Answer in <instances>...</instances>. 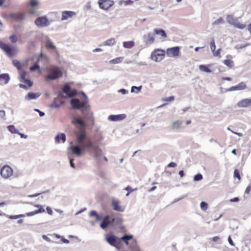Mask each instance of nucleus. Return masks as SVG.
I'll return each mask as SVG.
<instances>
[{
  "instance_id": "1a4fd4ad",
  "label": "nucleus",
  "mask_w": 251,
  "mask_h": 251,
  "mask_svg": "<svg viewBox=\"0 0 251 251\" xmlns=\"http://www.w3.org/2000/svg\"><path fill=\"white\" fill-rule=\"evenodd\" d=\"M106 240L110 245L116 248H119L121 244V239L114 235L107 236Z\"/></svg>"
},
{
  "instance_id": "0e129e2a",
  "label": "nucleus",
  "mask_w": 251,
  "mask_h": 251,
  "mask_svg": "<svg viewBox=\"0 0 251 251\" xmlns=\"http://www.w3.org/2000/svg\"><path fill=\"white\" fill-rule=\"evenodd\" d=\"M223 80L231 81L232 79L230 77H224L222 78Z\"/></svg>"
},
{
  "instance_id": "c9c22d12",
  "label": "nucleus",
  "mask_w": 251,
  "mask_h": 251,
  "mask_svg": "<svg viewBox=\"0 0 251 251\" xmlns=\"http://www.w3.org/2000/svg\"><path fill=\"white\" fill-rule=\"evenodd\" d=\"M45 46L47 49H52V50H54L55 49V46L53 45V44L51 43V42H50V41H48L46 43Z\"/></svg>"
},
{
  "instance_id": "13d9d810",
  "label": "nucleus",
  "mask_w": 251,
  "mask_h": 251,
  "mask_svg": "<svg viewBox=\"0 0 251 251\" xmlns=\"http://www.w3.org/2000/svg\"><path fill=\"white\" fill-rule=\"evenodd\" d=\"M251 191V186H249L246 189L245 193L249 194Z\"/></svg>"
},
{
  "instance_id": "5fc2aeb1",
  "label": "nucleus",
  "mask_w": 251,
  "mask_h": 251,
  "mask_svg": "<svg viewBox=\"0 0 251 251\" xmlns=\"http://www.w3.org/2000/svg\"><path fill=\"white\" fill-rule=\"evenodd\" d=\"M125 189L128 191L129 193H131L134 190L132 189L130 186H127Z\"/></svg>"
},
{
  "instance_id": "4d7b16f0",
  "label": "nucleus",
  "mask_w": 251,
  "mask_h": 251,
  "mask_svg": "<svg viewBox=\"0 0 251 251\" xmlns=\"http://www.w3.org/2000/svg\"><path fill=\"white\" fill-rule=\"evenodd\" d=\"M176 165V163L174 162H171L169 164H168L167 166L168 167H175Z\"/></svg>"
},
{
  "instance_id": "cd10ccee",
  "label": "nucleus",
  "mask_w": 251,
  "mask_h": 251,
  "mask_svg": "<svg viewBox=\"0 0 251 251\" xmlns=\"http://www.w3.org/2000/svg\"><path fill=\"white\" fill-rule=\"evenodd\" d=\"M115 40L113 38H110L103 42L104 46H113L115 44Z\"/></svg>"
},
{
  "instance_id": "2f4dec72",
  "label": "nucleus",
  "mask_w": 251,
  "mask_h": 251,
  "mask_svg": "<svg viewBox=\"0 0 251 251\" xmlns=\"http://www.w3.org/2000/svg\"><path fill=\"white\" fill-rule=\"evenodd\" d=\"M200 69L203 72H206V73H210L211 70L206 65H201L199 66Z\"/></svg>"
},
{
  "instance_id": "5701e85b",
  "label": "nucleus",
  "mask_w": 251,
  "mask_h": 251,
  "mask_svg": "<svg viewBox=\"0 0 251 251\" xmlns=\"http://www.w3.org/2000/svg\"><path fill=\"white\" fill-rule=\"evenodd\" d=\"M135 45V43L133 41H129L123 42V46L125 48L131 49Z\"/></svg>"
},
{
  "instance_id": "6e6552de",
  "label": "nucleus",
  "mask_w": 251,
  "mask_h": 251,
  "mask_svg": "<svg viewBox=\"0 0 251 251\" xmlns=\"http://www.w3.org/2000/svg\"><path fill=\"white\" fill-rule=\"evenodd\" d=\"M0 173L3 178L7 179L12 176L13 172L9 166L5 165L1 169Z\"/></svg>"
},
{
  "instance_id": "3c124183",
  "label": "nucleus",
  "mask_w": 251,
  "mask_h": 251,
  "mask_svg": "<svg viewBox=\"0 0 251 251\" xmlns=\"http://www.w3.org/2000/svg\"><path fill=\"white\" fill-rule=\"evenodd\" d=\"M37 214V213L36 212V210H35L34 211H31L30 212L26 213L25 214V216L26 215L27 216H33Z\"/></svg>"
},
{
  "instance_id": "ddd939ff",
  "label": "nucleus",
  "mask_w": 251,
  "mask_h": 251,
  "mask_svg": "<svg viewBox=\"0 0 251 251\" xmlns=\"http://www.w3.org/2000/svg\"><path fill=\"white\" fill-rule=\"evenodd\" d=\"M64 93L66 94L67 96L70 98L73 97L77 94L76 90L74 89L71 90L70 86L68 84H65L62 89Z\"/></svg>"
},
{
  "instance_id": "f704fd0d",
  "label": "nucleus",
  "mask_w": 251,
  "mask_h": 251,
  "mask_svg": "<svg viewBox=\"0 0 251 251\" xmlns=\"http://www.w3.org/2000/svg\"><path fill=\"white\" fill-rule=\"evenodd\" d=\"M142 88V86H140L139 87H136L134 86L131 87V92L138 93L141 91Z\"/></svg>"
},
{
  "instance_id": "2eb2a0df",
  "label": "nucleus",
  "mask_w": 251,
  "mask_h": 251,
  "mask_svg": "<svg viewBox=\"0 0 251 251\" xmlns=\"http://www.w3.org/2000/svg\"><path fill=\"white\" fill-rule=\"evenodd\" d=\"M114 4V1H99V4L100 8L107 10Z\"/></svg>"
},
{
  "instance_id": "ea45409f",
  "label": "nucleus",
  "mask_w": 251,
  "mask_h": 251,
  "mask_svg": "<svg viewBox=\"0 0 251 251\" xmlns=\"http://www.w3.org/2000/svg\"><path fill=\"white\" fill-rule=\"evenodd\" d=\"M9 38L11 42L12 43H16L18 40L17 36L15 34L11 35Z\"/></svg>"
},
{
  "instance_id": "0eeeda50",
  "label": "nucleus",
  "mask_w": 251,
  "mask_h": 251,
  "mask_svg": "<svg viewBox=\"0 0 251 251\" xmlns=\"http://www.w3.org/2000/svg\"><path fill=\"white\" fill-rule=\"evenodd\" d=\"M227 22L230 25H233L235 27L239 29H244L246 27L244 24L238 22L237 19L234 18L232 16L228 15L226 18Z\"/></svg>"
},
{
  "instance_id": "774afa93",
  "label": "nucleus",
  "mask_w": 251,
  "mask_h": 251,
  "mask_svg": "<svg viewBox=\"0 0 251 251\" xmlns=\"http://www.w3.org/2000/svg\"><path fill=\"white\" fill-rule=\"evenodd\" d=\"M37 4V1H32L30 3V5L32 7H33Z\"/></svg>"
},
{
  "instance_id": "39448f33",
  "label": "nucleus",
  "mask_w": 251,
  "mask_h": 251,
  "mask_svg": "<svg viewBox=\"0 0 251 251\" xmlns=\"http://www.w3.org/2000/svg\"><path fill=\"white\" fill-rule=\"evenodd\" d=\"M165 55V50L161 49H156L151 53V59L156 62H159L164 58Z\"/></svg>"
},
{
  "instance_id": "c756f323",
  "label": "nucleus",
  "mask_w": 251,
  "mask_h": 251,
  "mask_svg": "<svg viewBox=\"0 0 251 251\" xmlns=\"http://www.w3.org/2000/svg\"><path fill=\"white\" fill-rule=\"evenodd\" d=\"M29 70L31 72H35L36 71L40 74L41 73L40 66L36 64H34L33 66L30 67Z\"/></svg>"
},
{
  "instance_id": "7ed1b4c3",
  "label": "nucleus",
  "mask_w": 251,
  "mask_h": 251,
  "mask_svg": "<svg viewBox=\"0 0 251 251\" xmlns=\"http://www.w3.org/2000/svg\"><path fill=\"white\" fill-rule=\"evenodd\" d=\"M48 75L45 76V80L49 81L55 80L62 77V72L61 69L57 67H52L48 69Z\"/></svg>"
},
{
  "instance_id": "aec40b11",
  "label": "nucleus",
  "mask_w": 251,
  "mask_h": 251,
  "mask_svg": "<svg viewBox=\"0 0 251 251\" xmlns=\"http://www.w3.org/2000/svg\"><path fill=\"white\" fill-rule=\"evenodd\" d=\"M10 80V77L7 74H2L0 75V84L4 85L7 84Z\"/></svg>"
},
{
  "instance_id": "f03ea898",
  "label": "nucleus",
  "mask_w": 251,
  "mask_h": 251,
  "mask_svg": "<svg viewBox=\"0 0 251 251\" xmlns=\"http://www.w3.org/2000/svg\"><path fill=\"white\" fill-rule=\"evenodd\" d=\"M83 96V99L81 100L78 99H73L71 100L70 103L73 108L75 109H79L82 112L85 110H87L90 108L88 104V100L86 95L84 92H82Z\"/></svg>"
},
{
  "instance_id": "f3484780",
  "label": "nucleus",
  "mask_w": 251,
  "mask_h": 251,
  "mask_svg": "<svg viewBox=\"0 0 251 251\" xmlns=\"http://www.w3.org/2000/svg\"><path fill=\"white\" fill-rule=\"evenodd\" d=\"M251 105V100L250 99H245L239 101L237 105L239 107H247Z\"/></svg>"
},
{
  "instance_id": "7c9ffc66",
  "label": "nucleus",
  "mask_w": 251,
  "mask_h": 251,
  "mask_svg": "<svg viewBox=\"0 0 251 251\" xmlns=\"http://www.w3.org/2000/svg\"><path fill=\"white\" fill-rule=\"evenodd\" d=\"M223 62L225 65L228 66L230 68H232L234 66L233 61H232L231 60L226 59L224 60Z\"/></svg>"
},
{
  "instance_id": "412c9836",
  "label": "nucleus",
  "mask_w": 251,
  "mask_h": 251,
  "mask_svg": "<svg viewBox=\"0 0 251 251\" xmlns=\"http://www.w3.org/2000/svg\"><path fill=\"white\" fill-rule=\"evenodd\" d=\"M55 140L58 143H60V142L64 143L66 141V135L64 133L58 134L55 137Z\"/></svg>"
},
{
  "instance_id": "20e7f679",
  "label": "nucleus",
  "mask_w": 251,
  "mask_h": 251,
  "mask_svg": "<svg viewBox=\"0 0 251 251\" xmlns=\"http://www.w3.org/2000/svg\"><path fill=\"white\" fill-rule=\"evenodd\" d=\"M0 48L9 57L13 56L17 52V50L15 47L0 40Z\"/></svg>"
},
{
  "instance_id": "473e14b6",
  "label": "nucleus",
  "mask_w": 251,
  "mask_h": 251,
  "mask_svg": "<svg viewBox=\"0 0 251 251\" xmlns=\"http://www.w3.org/2000/svg\"><path fill=\"white\" fill-rule=\"evenodd\" d=\"M9 131L12 133H19L18 130L15 128L13 125H10L8 126Z\"/></svg>"
},
{
  "instance_id": "338daca9",
  "label": "nucleus",
  "mask_w": 251,
  "mask_h": 251,
  "mask_svg": "<svg viewBox=\"0 0 251 251\" xmlns=\"http://www.w3.org/2000/svg\"><path fill=\"white\" fill-rule=\"evenodd\" d=\"M73 159H71L70 160V166L73 168H75V164L73 163Z\"/></svg>"
},
{
  "instance_id": "dca6fc26",
  "label": "nucleus",
  "mask_w": 251,
  "mask_h": 251,
  "mask_svg": "<svg viewBox=\"0 0 251 251\" xmlns=\"http://www.w3.org/2000/svg\"><path fill=\"white\" fill-rule=\"evenodd\" d=\"M247 85L244 82H241L239 83L238 85L236 86H233L230 87L228 89V91H234L237 90H242L246 89Z\"/></svg>"
},
{
  "instance_id": "f8f14e48",
  "label": "nucleus",
  "mask_w": 251,
  "mask_h": 251,
  "mask_svg": "<svg viewBox=\"0 0 251 251\" xmlns=\"http://www.w3.org/2000/svg\"><path fill=\"white\" fill-rule=\"evenodd\" d=\"M115 219L114 218L111 219L109 215H106L104 217L102 223L100 225V227L102 229H105L111 223H113Z\"/></svg>"
},
{
  "instance_id": "37998d69",
  "label": "nucleus",
  "mask_w": 251,
  "mask_h": 251,
  "mask_svg": "<svg viewBox=\"0 0 251 251\" xmlns=\"http://www.w3.org/2000/svg\"><path fill=\"white\" fill-rule=\"evenodd\" d=\"M224 22L223 19L222 18H220L216 20L213 23V25H217L220 24H222Z\"/></svg>"
},
{
  "instance_id": "79ce46f5",
  "label": "nucleus",
  "mask_w": 251,
  "mask_h": 251,
  "mask_svg": "<svg viewBox=\"0 0 251 251\" xmlns=\"http://www.w3.org/2000/svg\"><path fill=\"white\" fill-rule=\"evenodd\" d=\"M35 206L39 208L38 209L36 210L37 214L40 213H43V212H45L44 208H43L41 205L37 204V205H36Z\"/></svg>"
},
{
  "instance_id": "e433bc0d",
  "label": "nucleus",
  "mask_w": 251,
  "mask_h": 251,
  "mask_svg": "<svg viewBox=\"0 0 251 251\" xmlns=\"http://www.w3.org/2000/svg\"><path fill=\"white\" fill-rule=\"evenodd\" d=\"M210 49L212 51H214L216 50V45L214 41V39L212 38L210 43Z\"/></svg>"
},
{
  "instance_id": "c85d7f7f",
  "label": "nucleus",
  "mask_w": 251,
  "mask_h": 251,
  "mask_svg": "<svg viewBox=\"0 0 251 251\" xmlns=\"http://www.w3.org/2000/svg\"><path fill=\"white\" fill-rule=\"evenodd\" d=\"M52 236L55 237L56 238L61 239L62 242L63 243L69 244L70 243L69 240L64 238L63 237L60 236L59 234L55 233V234H53Z\"/></svg>"
},
{
  "instance_id": "de8ad7c7",
  "label": "nucleus",
  "mask_w": 251,
  "mask_h": 251,
  "mask_svg": "<svg viewBox=\"0 0 251 251\" xmlns=\"http://www.w3.org/2000/svg\"><path fill=\"white\" fill-rule=\"evenodd\" d=\"M221 50V49H218L217 50H214V51H212L213 55L215 56H219L220 57V51Z\"/></svg>"
},
{
  "instance_id": "4468645a",
  "label": "nucleus",
  "mask_w": 251,
  "mask_h": 251,
  "mask_svg": "<svg viewBox=\"0 0 251 251\" xmlns=\"http://www.w3.org/2000/svg\"><path fill=\"white\" fill-rule=\"evenodd\" d=\"M112 205L114 210L123 212L125 210V207L120 205V201L116 199L112 200Z\"/></svg>"
},
{
  "instance_id": "a878e982",
  "label": "nucleus",
  "mask_w": 251,
  "mask_h": 251,
  "mask_svg": "<svg viewBox=\"0 0 251 251\" xmlns=\"http://www.w3.org/2000/svg\"><path fill=\"white\" fill-rule=\"evenodd\" d=\"M13 18L17 21H21L24 19V14L22 13H15L13 15Z\"/></svg>"
},
{
  "instance_id": "393cba45",
  "label": "nucleus",
  "mask_w": 251,
  "mask_h": 251,
  "mask_svg": "<svg viewBox=\"0 0 251 251\" xmlns=\"http://www.w3.org/2000/svg\"><path fill=\"white\" fill-rule=\"evenodd\" d=\"M40 96L39 93H28L27 94V97L28 100L36 99Z\"/></svg>"
},
{
  "instance_id": "4c0bfd02",
  "label": "nucleus",
  "mask_w": 251,
  "mask_h": 251,
  "mask_svg": "<svg viewBox=\"0 0 251 251\" xmlns=\"http://www.w3.org/2000/svg\"><path fill=\"white\" fill-rule=\"evenodd\" d=\"M122 57H117L115 59H112L110 61V63L112 64L119 63L122 61Z\"/></svg>"
},
{
  "instance_id": "6e6d98bb",
  "label": "nucleus",
  "mask_w": 251,
  "mask_h": 251,
  "mask_svg": "<svg viewBox=\"0 0 251 251\" xmlns=\"http://www.w3.org/2000/svg\"><path fill=\"white\" fill-rule=\"evenodd\" d=\"M98 214L96 211H91L90 213V215L91 216H95L96 217L97 216Z\"/></svg>"
},
{
  "instance_id": "603ef678",
  "label": "nucleus",
  "mask_w": 251,
  "mask_h": 251,
  "mask_svg": "<svg viewBox=\"0 0 251 251\" xmlns=\"http://www.w3.org/2000/svg\"><path fill=\"white\" fill-rule=\"evenodd\" d=\"M46 210H47V213L49 215H52L53 211H52L51 208L50 206H47L46 207Z\"/></svg>"
},
{
  "instance_id": "a211bd4d",
  "label": "nucleus",
  "mask_w": 251,
  "mask_h": 251,
  "mask_svg": "<svg viewBox=\"0 0 251 251\" xmlns=\"http://www.w3.org/2000/svg\"><path fill=\"white\" fill-rule=\"evenodd\" d=\"M126 117V115L124 114L119 115H111L108 117V120L111 121H121Z\"/></svg>"
},
{
  "instance_id": "b1692460",
  "label": "nucleus",
  "mask_w": 251,
  "mask_h": 251,
  "mask_svg": "<svg viewBox=\"0 0 251 251\" xmlns=\"http://www.w3.org/2000/svg\"><path fill=\"white\" fill-rule=\"evenodd\" d=\"M133 238L132 235H125L123 236L120 239L123 241L126 245H128L129 240Z\"/></svg>"
},
{
  "instance_id": "a19ab883",
  "label": "nucleus",
  "mask_w": 251,
  "mask_h": 251,
  "mask_svg": "<svg viewBox=\"0 0 251 251\" xmlns=\"http://www.w3.org/2000/svg\"><path fill=\"white\" fill-rule=\"evenodd\" d=\"M200 206L201 209L204 211L207 210L208 208L207 204L204 201H202L201 203Z\"/></svg>"
},
{
  "instance_id": "8fccbe9b",
  "label": "nucleus",
  "mask_w": 251,
  "mask_h": 251,
  "mask_svg": "<svg viewBox=\"0 0 251 251\" xmlns=\"http://www.w3.org/2000/svg\"><path fill=\"white\" fill-rule=\"evenodd\" d=\"M5 117V112L3 110H0V119H3Z\"/></svg>"
},
{
  "instance_id": "49530a36",
  "label": "nucleus",
  "mask_w": 251,
  "mask_h": 251,
  "mask_svg": "<svg viewBox=\"0 0 251 251\" xmlns=\"http://www.w3.org/2000/svg\"><path fill=\"white\" fill-rule=\"evenodd\" d=\"M175 100V97L174 96H171V97H169L168 98H165L163 100L164 101H166V102H171V101H174Z\"/></svg>"
},
{
  "instance_id": "680f3d73",
  "label": "nucleus",
  "mask_w": 251,
  "mask_h": 251,
  "mask_svg": "<svg viewBox=\"0 0 251 251\" xmlns=\"http://www.w3.org/2000/svg\"><path fill=\"white\" fill-rule=\"evenodd\" d=\"M96 220L97 221H101L102 219V217L101 216L98 214L97 216L96 217Z\"/></svg>"
},
{
  "instance_id": "09e8293b",
  "label": "nucleus",
  "mask_w": 251,
  "mask_h": 251,
  "mask_svg": "<svg viewBox=\"0 0 251 251\" xmlns=\"http://www.w3.org/2000/svg\"><path fill=\"white\" fill-rule=\"evenodd\" d=\"M234 177L238 178L239 180L241 179L239 172L237 170H235L234 172Z\"/></svg>"
},
{
  "instance_id": "f257e3e1",
  "label": "nucleus",
  "mask_w": 251,
  "mask_h": 251,
  "mask_svg": "<svg viewBox=\"0 0 251 251\" xmlns=\"http://www.w3.org/2000/svg\"><path fill=\"white\" fill-rule=\"evenodd\" d=\"M72 123L76 126L77 125L80 126V130L81 132H76V142L78 145H71L70 149L71 150L73 154L76 156H80L82 152L89 150L93 149L96 151L97 147L94 146L92 141L89 137H87L85 131L86 124L84 121L78 118H74L72 120Z\"/></svg>"
},
{
  "instance_id": "72a5a7b5",
  "label": "nucleus",
  "mask_w": 251,
  "mask_h": 251,
  "mask_svg": "<svg viewBox=\"0 0 251 251\" xmlns=\"http://www.w3.org/2000/svg\"><path fill=\"white\" fill-rule=\"evenodd\" d=\"M181 124V122L179 121H176L173 123L172 127L174 129L178 128L180 127Z\"/></svg>"
},
{
  "instance_id": "bf43d9fd",
  "label": "nucleus",
  "mask_w": 251,
  "mask_h": 251,
  "mask_svg": "<svg viewBox=\"0 0 251 251\" xmlns=\"http://www.w3.org/2000/svg\"><path fill=\"white\" fill-rule=\"evenodd\" d=\"M219 239H220V238L218 236H214L211 239V241H212L213 242H216Z\"/></svg>"
},
{
  "instance_id": "864d4df0",
  "label": "nucleus",
  "mask_w": 251,
  "mask_h": 251,
  "mask_svg": "<svg viewBox=\"0 0 251 251\" xmlns=\"http://www.w3.org/2000/svg\"><path fill=\"white\" fill-rule=\"evenodd\" d=\"M228 241L230 245H231L232 246H234V244L230 236H229L228 237Z\"/></svg>"
},
{
  "instance_id": "c03bdc74",
  "label": "nucleus",
  "mask_w": 251,
  "mask_h": 251,
  "mask_svg": "<svg viewBox=\"0 0 251 251\" xmlns=\"http://www.w3.org/2000/svg\"><path fill=\"white\" fill-rule=\"evenodd\" d=\"M202 179V176L201 174H198L194 176V180L200 181Z\"/></svg>"
},
{
  "instance_id": "6ab92c4d",
  "label": "nucleus",
  "mask_w": 251,
  "mask_h": 251,
  "mask_svg": "<svg viewBox=\"0 0 251 251\" xmlns=\"http://www.w3.org/2000/svg\"><path fill=\"white\" fill-rule=\"evenodd\" d=\"M75 15V12L71 11H65L62 13L61 20H66Z\"/></svg>"
},
{
  "instance_id": "9d476101",
  "label": "nucleus",
  "mask_w": 251,
  "mask_h": 251,
  "mask_svg": "<svg viewBox=\"0 0 251 251\" xmlns=\"http://www.w3.org/2000/svg\"><path fill=\"white\" fill-rule=\"evenodd\" d=\"M180 48L178 47H175L168 48L166 50L167 55L170 57H175L179 55Z\"/></svg>"
},
{
  "instance_id": "a18cd8bd",
  "label": "nucleus",
  "mask_w": 251,
  "mask_h": 251,
  "mask_svg": "<svg viewBox=\"0 0 251 251\" xmlns=\"http://www.w3.org/2000/svg\"><path fill=\"white\" fill-rule=\"evenodd\" d=\"M25 216V215L20 214V215H18L10 216H9V218L11 219H16L19 218L24 217Z\"/></svg>"
},
{
  "instance_id": "e2e57ef3",
  "label": "nucleus",
  "mask_w": 251,
  "mask_h": 251,
  "mask_svg": "<svg viewBox=\"0 0 251 251\" xmlns=\"http://www.w3.org/2000/svg\"><path fill=\"white\" fill-rule=\"evenodd\" d=\"M239 198L237 197L234 198L233 199H230V201L231 202H236L239 201Z\"/></svg>"
},
{
  "instance_id": "58836bf2",
  "label": "nucleus",
  "mask_w": 251,
  "mask_h": 251,
  "mask_svg": "<svg viewBox=\"0 0 251 251\" xmlns=\"http://www.w3.org/2000/svg\"><path fill=\"white\" fill-rule=\"evenodd\" d=\"M154 37L152 35L149 34L148 36L147 40V43L151 44L153 43L154 42Z\"/></svg>"
},
{
  "instance_id": "69168bd1",
  "label": "nucleus",
  "mask_w": 251,
  "mask_h": 251,
  "mask_svg": "<svg viewBox=\"0 0 251 251\" xmlns=\"http://www.w3.org/2000/svg\"><path fill=\"white\" fill-rule=\"evenodd\" d=\"M231 132H232L233 133H234L235 134L237 135L238 136H239L240 137H242V136H243V134L242 133H240V132H235V131H231Z\"/></svg>"
},
{
  "instance_id": "4be33fe9",
  "label": "nucleus",
  "mask_w": 251,
  "mask_h": 251,
  "mask_svg": "<svg viewBox=\"0 0 251 251\" xmlns=\"http://www.w3.org/2000/svg\"><path fill=\"white\" fill-rule=\"evenodd\" d=\"M153 31L155 34L160 35L162 37H167V34L163 29L155 28Z\"/></svg>"
},
{
  "instance_id": "423d86ee",
  "label": "nucleus",
  "mask_w": 251,
  "mask_h": 251,
  "mask_svg": "<svg viewBox=\"0 0 251 251\" xmlns=\"http://www.w3.org/2000/svg\"><path fill=\"white\" fill-rule=\"evenodd\" d=\"M20 81L24 84H20V87L21 88L30 87L32 85V82L30 80L26 79V73L24 71H19Z\"/></svg>"
},
{
  "instance_id": "bb28decb",
  "label": "nucleus",
  "mask_w": 251,
  "mask_h": 251,
  "mask_svg": "<svg viewBox=\"0 0 251 251\" xmlns=\"http://www.w3.org/2000/svg\"><path fill=\"white\" fill-rule=\"evenodd\" d=\"M13 64L20 71H22L24 65L20 63L19 61L15 60L13 61Z\"/></svg>"
},
{
  "instance_id": "9b49d317",
  "label": "nucleus",
  "mask_w": 251,
  "mask_h": 251,
  "mask_svg": "<svg viewBox=\"0 0 251 251\" xmlns=\"http://www.w3.org/2000/svg\"><path fill=\"white\" fill-rule=\"evenodd\" d=\"M35 24L39 27H45L49 25V22L46 16L40 17L35 21Z\"/></svg>"
},
{
  "instance_id": "052dcab7",
  "label": "nucleus",
  "mask_w": 251,
  "mask_h": 251,
  "mask_svg": "<svg viewBox=\"0 0 251 251\" xmlns=\"http://www.w3.org/2000/svg\"><path fill=\"white\" fill-rule=\"evenodd\" d=\"M102 20L104 21L103 24H108L109 22L106 16H103Z\"/></svg>"
}]
</instances>
